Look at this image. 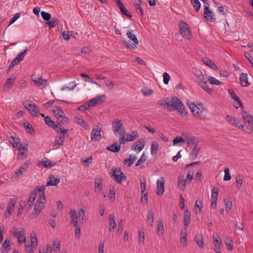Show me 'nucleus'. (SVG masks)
Listing matches in <instances>:
<instances>
[{
  "label": "nucleus",
  "mask_w": 253,
  "mask_h": 253,
  "mask_svg": "<svg viewBox=\"0 0 253 253\" xmlns=\"http://www.w3.org/2000/svg\"><path fill=\"white\" fill-rule=\"evenodd\" d=\"M167 109L169 112L178 111L181 115H186L185 107L181 101L177 97H168Z\"/></svg>",
  "instance_id": "nucleus-1"
},
{
  "label": "nucleus",
  "mask_w": 253,
  "mask_h": 253,
  "mask_svg": "<svg viewBox=\"0 0 253 253\" xmlns=\"http://www.w3.org/2000/svg\"><path fill=\"white\" fill-rule=\"evenodd\" d=\"M45 201V196L43 194L40 196L35 206L34 211L30 214V218H35L38 216L44 206Z\"/></svg>",
  "instance_id": "nucleus-2"
},
{
  "label": "nucleus",
  "mask_w": 253,
  "mask_h": 253,
  "mask_svg": "<svg viewBox=\"0 0 253 253\" xmlns=\"http://www.w3.org/2000/svg\"><path fill=\"white\" fill-rule=\"evenodd\" d=\"M12 234L18 240V243L21 244L26 241L25 230L23 228H17L13 227L11 230Z\"/></svg>",
  "instance_id": "nucleus-3"
},
{
  "label": "nucleus",
  "mask_w": 253,
  "mask_h": 253,
  "mask_svg": "<svg viewBox=\"0 0 253 253\" xmlns=\"http://www.w3.org/2000/svg\"><path fill=\"white\" fill-rule=\"evenodd\" d=\"M179 27L180 34L183 37L187 39H190L192 38L191 32L186 23L183 21H180Z\"/></svg>",
  "instance_id": "nucleus-4"
},
{
  "label": "nucleus",
  "mask_w": 253,
  "mask_h": 253,
  "mask_svg": "<svg viewBox=\"0 0 253 253\" xmlns=\"http://www.w3.org/2000/svg\"><path fill=\"white\" fill-rule=\"evenodd\" d=\"M189 108L190 109L194 117L198 118L200 120H205L206 115L204 112L200 110L194 103H191L189 104Z\"/></svg>",
  "instance_id": "nucleus-5"
},
{
  "label": "nucleus",
  "mask_w": 253,
  "mask_h": 253,
  "mask_svg": "<svg viewBox=\"0 0 253 253\" xmlns=\"http://www.w3.org/2000/svg\"><path fill=\"white\" fill-rule=\"evenodd\" d=\"M199 79V85L208 94H211L213 93V90L207 85V77L203 74Z\"/></svg>",
  "instance_id": "nucleus-6"
},
{
  "label": "nucleus",
  "mask_w": 253,
  "mask_h": 253,
  "mask_svg": "<svg viewBox=\"0 0 253 253\" xmlns=\"http://www.w3.org/2000/svg\"><path fill=\"white\" fill-rule=\"evenodd\" d=\"M112 125L113 131L115 133L118 132L121 135H124L125 133L123 132L125 131V129L123 127L122 121L115 120L112 122Z\"/></svg>",
  "instance_id": "nucleus-7"
},
{
  "label": "nucleus",
  "mask_w": 253,
  "mask_h": 253,
  "mask_svg": "<svg viewBox=\"0 0 253 253\" xmlns=\"http://www.w3.org/2000/svg\"><path fill=\"white\" fill-rule=\"evenodd\" d=\"M226 120L228 123L234 127H238L242 130L244 128V126L243 125H240V121L231 115H227Z\"/></svg>",
  "instance_id": "nucleus-8"
},
{
  "label": "nucleus",
  "mask_w": 253,
  "mask_h": 253,
  "mask_svg": "<svg viewBox=\"0 0 253 253\" xmlns=\"http://www.w3.org/2000/svg\"><path fill=\"white\" fill-rule=\"evenodd\" d=\"M47 126L52 127L57 133H66L68 132V129L64 128L61 124H55V122L52 120Z\"/></svg>",
  "instance_id": "nucleus-9"
},
{
  "label": "nucleus",
  "mask_w": 253,
  "mask_h": 253,
  "mask_svg": "<svg viewBox=\"0 0 253 253\" xmlns=\"http://www.w3.org/2000/svg\"><path fill=\"white\" fill-rule=\"evenodd\" d=\"M33 81L34 82L35 84L41 88H45L47 85V82L46 80L44 79L42 77H32Z\"/></svg>",
  "instance_id": "nucleus-10"
},
{
  "label": "nucleus",
  "mask_w": 253,
  "mask_h": 253,
  "mask_svg": "<svg viewBox=\"0 0 253 253\" xmlns=\"http://www.w3.org/2000/svg\"><path fill=\"white\" fill-rule=\"evenodd\" d=\"M53 112L58 119H62L61 121L63 124H65L67 123V118L65 117V113L60 107L57 106L55 107V109H54Z\"/></svg>",
  "instance_id": "nucleus-11"
},
{
  "label": "nucleus",
  "mask_w": 253,
  "mask_h": 253,
  "mask_svg": "<svg viewBox=\"0 0 253 253\" xmlns=\"http://www.w3.org/2000/svg\"><path fill=\"white\" fill-rule=\"evenodd\" d=\"M101 128L98 126L93 127L92 131L91 133V140L97 141L99 140L98 137L101 136Z\"/></svg>",
  "instance_id": "nucleus-12"
},
{
  "label": "nucleus",
  "mask_w": 253,
  "mask_h": 253,
  "mask_svg": "<svg viewBox=\"0 0 253 253\" xmlns=\"http://www.w3.org/2000/svg\"><path fill=\"white\" fill-rule=\"evenodd\" d=\"M241 114L245 122L249 124L253 131V117L246 111H242Z\"/></svg>",
  "instance_id": "nucleus-13"
},
{
  "label": "nucleus",
  "mask_w": 253,
  "mask_h": 253,
  "mask_svg": "<svg viewBox=\"0 0 253 253\" xmlns=\"http://www.w3.org/2000/svg\"><path fill=\"white\" fill-rule=\"evenodd\" d=\"M113 176L117 182H121L123 178H126L123 176V173L120 169L116 168L113 171Z\"/></svg>",
  "instance_id": "nucleus-14"
},
{
  "label": "nucleus",
  "mask_w": 253,
  "mask_h": 253,
  "mask_svg": "<svg viewBox=\"0 0 253 253\" xmlns=\"http://www.w3.org/2000/svg\"><path fill=\"white\" fill-rule=\"evenodd\" d=\"M182 136L185 138V141L189 146L195 147L198 145L199 141L195 137L190 135L185 136L184 134H182Z\"/></svg>",
  "instance_id": "nucleus-15"
},
{
  "label": "nucleus",
  "mask_w": 253,
  "mask_h": 253,
  "mask_svg": "<svg viewBox=\"0 0 253 253\" xmlns=\"http://www.w3.org/2000/svg\"><path fill=\"white\" fill-rule=\"evenodd\" d=\"M145 145V142L143 139H140L135 142L131 148V150L136 151L138 152L141 151L144 148Z\"/></svg>",
  "instance_id": "nucleus-16"
},
{
  "label": "nucleus",
  "mask_w": 253,
  "mask_h": 253,
  "mask_svg": "<svg viewBox=\"0 0 253 253\" xmlns=\"http://www.w3.org/2000/svg\"><path fill=\"white\" fill-rule=\"evenodd\" d=\"M164 179L163 177H161L160 180L157 181V194L162 195L164 192Z\"/></svg>",
  "instance_id": "nucleus-17"
},
{
  "label": "nucleus",
  "mask_w": 253,
  "mask_h": 253,
  "mask_svg": "<svg viewBox=\"0 0 253 253\" xmlns=\"http://www.w3.org/2000/svg\"><path fill=\"white\" fill-rule=\"evenodd\" d=\"M31 163V162L29 161L25 162L18 169L17 171L15 172V175L17 177L22 175L26 171Z\"/></svg>",
  "instance_id": "nucleus-18"
},
{
  "label": "nucleus",
  "mask_w": 253,
  "mask_h": 253,
  "mask_svg": "<svg viewBox=\"0 0 253 253\" xmlns=\"http://www.w3.org/2000/svg\"><path fill=\"white\" fill-rule=\"evenodd\" d=\"M204 18L210 22L213 21L214 18L212 16V12L209 9V8L207 5L204 6Z\"/></svg>",
  "instance_id": "nucleus-19"
},
{
  "label": "nucleus",
  "mask_w": 253,
  "mask_h": 253,
  "mask_svg": "<svg viewBox=\"0 0 253 253\" xmlns=\"http://www.w3.org/2000/svg\"><path fill=\"white\" fill-rule=\"evenodd\" d=\"M191 212L188 210H186L183 215V227L184 229H187L190 222Z\"/></svg>",
  "instance_id": "nucleus-20"
},
{
  "label": "nucleus",
  "mask_w": 253,
  "mask_h": 253,
  "mask_svg": "<svg viewBox=\"0 0 253 253\" xmlns=\"http://www.w3.org/2000/svg\"><path fill=\"white\" fill-rule=\"evenodd\" d=\"M16 200L15 199H10L9 204L6 208V215L8 213V215L10 216L13 211L14 210Z\"/></svg>",
  "instance_id": "nucleus-21"
},
{
  "label": "nucleus",
  "mask_w": 253,
  "mask_h": 253,
  "mask_svg": "<svg viewBox=\"0 0 253 253\" xmlns=\"http://www.w3.org/2000/svg\"><path fill=\"white\" fill-rule=\"evenodd\" d=\"M241 85L242 86H248L250 85V83L248 81V75L246 73H241L240 75L239 78Z\"/></svg>",
  "instance_id": "nucleus-22"
},
{
  "label": "nucleus",
  "mask_w": 253,
  "mask_h": 253,
  "mask_svg": "<svg viewBox=\"0 0 253 253\" xmlns=\"http://www.w3.org/2000/svg\"><path fill=\"white\" fill-rule=\"evenodd\" d=\"M49 181L46 183V186H57L60 182V178H55L53 175H50L49 177Z\"/></svg>",
  "instance_id": "nucleus-23"
},
{
  "label": "nucleus",
  "mask_w": 253,
  "mask_h": 253,
  "mask_svg": "<svg viewBox=\"0 0 253 253\" xmlns=\"http://www.w3.org/2000/svg\"><path fill=\"white\" fill-rule=\"evenodd\" d=\"M117 4L123 14L129 18H131L132 17V15L130 12L126 9L124 4L122 3L121 1L120 2L117 3Z\"/></svg>",
  "instance_id": "nucleus-24"
},
{
  "label": "nucleus",
  "mask_w": 253,
  "mask_h": 253,
  "mask_svg": "<svg viewBox=\"0 0 253 253\" xmlns=\"http://www.w3.org/2000/svg\"><path fill=\"white\" fill-rule=\"evenodd\" d=\"M70 217L71 218V223L74 224L75 227H77L78 221H77V212L75 211L71 210L70 211Z\"/></svg>",
  "instance_id": "nucleus-25"
},
{
  "label": "nucleus",
  "mask_w": 253,
  "mask_h": 253,
  "mask_svg": "<svg viewBox=\"0 0 253 253\" xmlns=\"http://www.w3.org/2000/svg\"><path fill=\"white\" fill-rule=\"evenodd\" d=\"M109 231L111 232L117 226L116 222L115 220V215L113 214H111L109 216Z\"/></svg>",
  "instance_id": "nucleus-26"
},
{
  "label": "nucleus",
  "mask_w": 253,
  "mask_h": 253,
  "mask_svg": "<svg viewBox=\"0 0 253 253\" xmlns=\"http://www.w3.org/2000/svg\"><path fill=\"white\" fill-rule=\"evenodd\" d=\"M136 157L135 156L129 155L124 161V164L126 165L128 167L130 166L136 161Z\"/></svg>",
  "instance_id": "nucleus-27"
},
{
  "label": "nucleus",
  "mask_w": 253,
  "mask_h": 253,
  "mask_svg": "<svg viewBox=\"0 0 253 253\" xmlns=\"http://www.w3.org/2000/svg\"><path fill=\"white\" fill-rule=\"evenodd\" d=\"M228 92L230 93L231 98L237 102L238 105L241 108H243L244 106L239 97L236 95V94L231 90H229Z\"/></svg>",
  "instance_id": "nucleus-28"
},
{
  "label": "nucleus",
  "mask_w": 253,
  "mask_h": 253,
  "mask_svg": "<svg viewBox=\"0 0 253 253\" xmlns=\"http://www.w3.org/2000/svg\"><path fill=\"white\" fill-rule=\"evenodd\" d=\"M243 176L242 174H239L235 178L236 187L237 189H240L243 185Z\"/></svg>",
  "instance_id": "nucleus-29"
},
{
  "label": "nucleus",
  "mask_w": 253,
  "mask_h": 253,
  "mask_svg": "<svg viewBox=\"0 0 253 253\" xmlns=\"http://www.w3.org/2000/svg\"><path fill=\"white\" fill-rule=\"evenodd\" d=\"M103 181L101 179H98L95 181L94 189L96 192H99L102 189Z\"/></svg>",
  "instance_id": "nucleus-30"
},
{
  "label": "nucleus",
  "mask_w": 253,
  "mask_h": 253,
  "mask_svg": "<svg viewBox=\"0 0 253 253\" xmlns=\"http://www.w3.org/2000/svg\"><path fill=\"white\" fill-rule=\"evenodd\" d=\"M106 149L112 152H118L121 149V145L114 143L107 147Z\"/></svg>",
  "instance_id": "nucleus-31"
},
{
  "label": "nucleus",
  "mask_w": 253,
  "mask_h": 253,
  "mask_svg": "<svg viewBox=\"0 0 253 253\" xmlns=\"http://www.w3.org/2000/svg\"><path fill=\"white\" fill-rule=\"evenodd\" d=\"M29 111L32 115L36 116L40 115L39 109L35 104H33L32 106L29 108Z\"/></svg>",
  "instance_id": "nucleus-32"
},
{
  "label": "nucleus",
  "mask_w": 253,
  "mask_h": 253,
  "mask_svg": "<svg viewBox=\"0 0 253 253\" xmlns=\"http://www.w3.org/2000/svg\"><path fill=\"white\" fill-rule=\"evenodd\" d=\"M154 221V212L152 211H148L147 224L148 225L151 226H153Z\"/></svg>",
  "instance_id": "nucleus-33"
},
{
  "label": "nucleus",
  "mask_w": 253,
  "mask_h": 253,
  "mask_svg": "<svg viewBox=\"0 0 253 253\" xmlns=\"http://www.w3.org/2000/svg\"><path fill=\"white\" fill-rule=\"evenodd\" d=\"M159 150V145L156 141H153L151 145V153L152 155H156Z\"/></svg>",
  "instance_id": "nucleus-34"
},
{
  "label": "nucleus",
  "mask_w": 253,
  "mask_h": 253,
  "mask_svg": "<svg viewBox=\"0 0 253 253\" xmlns=\"http://www.w3.org/2000/svg\"><path fill=\"white\" fill-rule=\"evenodd\" d=\"M58 23L59 20L55 17H52L46 22L47 25L51 28H54L56 27L58 24Z\"/></svg>",
  "instance_id": "nucleus-35"
},
{
  "label": "nucleus",
  "mask_w": 253,
  "mask_h": 253,
  "mask_svg": "<svg viewBox=\"0 0 253 253\" xmlns=\"http://www.w3.org/2000/svg\"><path fill=\"white\" fill-rule=\"evenodd\" d=\"M10 244H11V240L8 238L6 239V240H5V241L4 242V243H3V244L2 245L1 250H4L7 252H8L10 249Z\"/></svg>",
  "instance_id": "nucleus-36"
},
{
  "label": "nucleus",
  "mask_w": 253,
  "mask_h": 253,
  "mask_svg": "<svg viewBox=\"0 0 253 253\" xmlns=\"http://www.w3.org/2000/svg\"><path fill=\"white\" fill-rule=\"evenodd\" d=\"M138 3H135L134 4L135 8L136 10H139L140 12L141 15L142 16L144 14L143 10L142 8V5L143 4V2L141 0H137Z\"/></svg>",
  "instance_id": "nucleus-37"
},
{
  "label": "nucleus",
  "mask_w": 253,
  "mask_h": 253,
  "mask_svg": "<svg viewBox=\"0 0 253 253\" xmlns=\"http://www.w3.org/2000/svg\"><path fill=\"white\" fill-rule=\"evenodd\" d=\"M195 241L199 247L201 248H204V244L201 235H199L196 236L195 237Z\"/></svg>",
  "instance_id": "nucleus-38"
},
{
  "label": "nucleus",
  "mask_w": 253,
  "mask_h": 253,
  "mask_svg": "<svg viewBox=\"0 0 253 253\" xmlns=\"http://www.w3.org/2000/svg\"><path fill=\"white\" fill-rule=\"evenodd\" d=\"M138 134L136 132L133 131L131 134H128L126 136V140L128 141H133L138 138Z\"/></svg>",
  "instance_id": "nucleus-39"
},
{
  "label": "nucleus",
  "mask_w": 253,
  "mask_h": 253,
  "mask_svg": "<svg viewBox=\"0 0 253 253\" xmlns=\"http://www.w3.org/2000/svg\"><path fill=\"white\" fill-rule=\"evenodd\" d=\"M203 62L205 64L207 65L212 69H214L216 67L214 62L208 58L203 59Z\"/></svg>",
  "instance_id": "nucleus-40"
},
{
  "label": "nucleus",
  "mask_w": 253,
  "mask_h": 253,
  "mask_svg": "<svg viewBox=\"0 0 253 253\" xmlns=\"http://www.w3.org/2000/svg\"><path fill=\"white\" fill-rule=\"evenodd\" d=\"M63 135L61 136H60L59 137H56L55 138V145H58V146H61L63 145V142L64 141V134L62 133Z\"/></svg>",
  "instance_id": "nucleus-41"
},
{
  "label": "nucleus",
  "mask_w": 253,
  "mask_h": 253,
  "mask_svg": "<svg viewBox=\"0 0 253 253\" xmlns=\"http://www.w3.org/2000/svg\"><path fill=\"white\" fill-rule=\"evenodd\" d=\"M36 194L35 193H31L29 200L27 202V204L29 205V207L31 208L34 205V203L35 200Z\"/></svg>",
  "instance_id": "nucleus-42"
},
{
  "label": "nucleus",
  "mask_w": 253,
  "mask_h": 253,
  "mask_svg": "<svg viewBox=\"0 0 253 253\" xmlns=\"http://www.w3.org/2000/svg\"><path fill=\"white\" fill-rule=\"evenodd\" d=\"M42 164L45 168H50L56 165V163L55 162H51L50 160H46V161H42Z\"/></svg>",
  "instance_id": "nucleus-43"
},
{
  "label": "nucleus",
  "mask_w": 253,
  "mask_h": 253,
  "mask_svg": "<svg viewBox=\"0 0 253 253\" xmlns=\"http://www.w3.org/2000/svg\"><path fill=\"white\" fill-rule=\"evenodd\" d=\"M10 143L12 145L13 147H18L19 144V139L15 137H11L9 140Z\"/></svg>",
  "instance_id": "nucleus-44"
},
{
  "label": "nucleus",
  "mask_w": 253,
  "mask_h": 253,
  "mask_svg": "<svg viewBox=\"0 0 253 253\" xmlns=\"http://www.w3.org/2000/svg\"><path fill=\"white\" fill-rule=\"evenodd\" d=\"M190 1L196 11H199L201 7L200 2L198 0H190Z\"/></svg>",
  "instance_id": "nucleus-45"
},
{
  "label": "nucleus",
  "mask_w": 253,
  "mask_h": 253,
  "mask_svg": "<svg viewBox=\"0 0 253 253\" xmlns=\"http://www.w3.org/2000/svg\"><path fill=\"white\" fill-rule=\"evenodd\" d=\"M14 81H15V79H14V78L13 79H12V78L7 79L5 83V84H4V88H7L8 89L11 88Z\"/></svg>",
  "instance_id": "nucleus-46"
},
{
  "label": "nucleus",
  "mask_w": 253,
  "mask_h": 253,
  "mask_svg": "<svg viewBox=\"0 0 253 253\" xmlns=\"http://www.w3.org/2000/svg\"><path fill=\"white\" fill-rule=\"evenodd\" d=\"M124 42L128 48L131 49H135L137 48L136 44L134 42L132 43L129 40H124Z\"/></svg>",
  "instance_id": "nucleus-47"
},
{
  "label": "nucleus",
  "mask_w": 253,
  "mask_h": 253,
  "mask_svg": "<svg viewBox=\"0 0 253 253\" xmlns=\"http://www.w3.org/2000/svg\"><path fill=\"white\" fill-rule=\"evenodd\" d=\"M178 186H181L182 187V189L184 190L185 188V185H186V181L185 180H184V177L183 176H179L178 177Z\"/></svg>",
  "instance_id": "nucleus-48"
},
{
  "label": "nucleus",
  "mask_w": 253,
  "mask_h": 253,
  "mask_svg": "<svg viewBox=\"0 0 253 253\" xmlns=\"http://www.w3.org/2000/svg\"><path fill=\"white\" fill-rule=\"evenodd\" d=\"M78 217L79 218L81 217V219H80V221L81 222H84L85 221V212L84 210L81 209L78 211Z\"/></svg>",
  "instance_id": "nucleus-49"
},
{
  "label": "nucleus",
  "mask_w": 253,
  "mask_h": 253,
  "mask_svg": "<svg viewBox=\"0 0 253 253\" xmlns=\"http://www.w3.org/2000/svg\"><path fill=\"white\" fill-rule=\"evenodd\" d=\"M126 35L128 38L132 41L135 44H138V41L136 37V36L133 34L131 32H127L126 33Z\"/></svg>",
  "instance_id": "nucleus-50"
},
{
  "label": "nucleus",
  "mask_w": 253,
  "mask_h": 253,
  "mask_svg": "<svg viewBox=\"0 0 253 253\" xmlns=\"http://www.w3.org/2000/svg\"><path fill=\"white\" fill-rule=\"evenodd\" d=\"M201 148L198 147V146H195L193 150L190 152V156L194 158H196L199 154Z\"/></svg>",
  "instance_id": "nucleus-51"
},
{
  "label": "nucleus",
  "mask_w": 253,
  "mask_h": 253,
  "mask_svg": "<svg viewBox=\"0 0 253 253\" xmlns=\"http://www.w3.org/2000/svg\"><path fill=\"white\" fill-rule=\"evenodd\" d=\"M218 195V189L216 187H214L211 192V201H217Z\"/></svg>",
  "instance_id": "nucleus-52"
},
{
  "label": "nucleus",
  "mask_w": 253,
  "mask_h": 253,
  "mask_svg": "<svg viewBox=\"0 0 253 253\" xmlns=\"http://www.w3.org/2000/svg\"><path fill=\"white\" fill-rule=\"evenodd\" d=\"M164 233V228L162 221L158 222L157 224V234L163 235Z\"/></svg>",
  "instance_id": "nucleus-53"
},
{
  "label": "nucleus",
  "mask_w": 253,
  "mask_h": 253,
  "mask_svg": "<svg viewBox=\"0 0 253 253\" xmlns=\"http://www.w3.org/2000/svg\"><path fill=\"white\" fill-rule=\"evenodd\" d=\"M209 81L211 84H215V85H219L223 84V83L220 82L218 80L216 79L215 78L213 77H209Z\"/></svg>",
  "instance_id": "nucleus-54"
},
{
  "label": "nucleus",
  "mask_w": 253,
  "mask_h": 253,
  "mask_svg": "<svg viewBox=\"0 0 253 253\" xmlns=\"http://www.w3.org/2000/svg\"><path fill=\"white\" fill-rule=\"evenodd\" d=\"M123 230V220L121 219L119 223H118V229L116 231L117 235H120Z\"/></svg>",
  "instance_id": "nucleus-55"
},
{
  "label": "nucleus",
  "mask_w": 253,
  "mask_h": 253,
  "mask_svg": "<svg viewBox=\"0 0 253 253\" xmlns=\"http://www.w3.org/2000/svg\"><path fill=\"white\" fill-rule=\"evenodd\" d=\"M224 176L223 178V179L224 181H228L231 179V176L229 172V169L228 168H225L224 169Z\"/></svg>",
  "instance_id": "nucleus-56"
},
{
  "label": "nucleus",
  "mask_w": 253,
  "mask_h": 253,
  "mask_svg": "<svg viewBox=\"0 0 253 253\" xmlns=\"http://www.w3.org/2000/svg\"><path fill=\"white\" fill-rule=\"evenodd\" d=\"M225 243L228 247L229 250H232L233 248L232 240L230 238H226Z\"/></svg>",
  "instance_id": "nucleus-57"
},
{
  "label": "nucleus",
  "mask_w": 253,
  "mask_h": 253,
  "mask_svg": "<svg viewBox=\"0 0 253 253\" xmlns=\"http://www.w3.org/2000/svg\"><path fill=\"white\" fill-rule=\"evenodd\" d=\"M41 15L45 21H48L51 19V15L49 13H47L45 11H42Z\"/></svg>",
  "instance_id": "nucleus-58"
},
{
  "label": "nucleus",
  "mask_w": 253,
  "mask_h": 253,
  "mask_svg": "<svg viewBox=\"0 0 253 253\" xmlns=\"http://www.w3.org/2000/svg\"><path fill=\"white\" fill-rule=\"evenodd\" d=\"M184 137H176L173 140V144L174 145L178 144V143L183 142L185 141Z\"/></svg>",
  "instance_id": "nucleus-59"
},
{
  "label": "nucleus",
  "mask_w": 253,
  "mask_h": 253,
  "mask_svg": "<svg viewBox=\"0 0 253 253\" xmlns=\"http://www.w3.org/2000/svg\"><path fill=\"white\" fill-rule=\"evenodd\" d=\"M23 126L27 128V132L29 133H31L33 131H34V129L33 127L29 125V124L27 122H24Z\"/></svg>",
  "instance_id": "nucleus-60"
},
{
  "label": "nucleus",
  "mask_w": 253,
  "mask_h": 253,
  "mask_svg": "<svg viewBox=\"0 0 253 253\" xmlns=\"http://www.w3.org/2000/svg\"><path fill=\"white\" fill-rule=\"evenodd\" d=\"M146 156L143 154L135 164V167H138V166L140 165L142 163L145 162L146 161Z\"/></svg>",
  "instance_id": "nucleus-61"
},
{
  "label": "nucleus",
  "mask_w": 253,
  "mask_h": 253,
  "mask_svg": "<svg viewBox=\"0 0 253 253\" xmlns=\"http://www.w3.org/2000/svg\"><path fill=\"white\" fill-rule=\"evenodd\" d=\"M106 96L105 95H102L101 96H97L95 98V100L97 101V103L101 104L103 103L106 99Z\"/></svg>",
  "instance_id": "nucleus-62"
},
{
  "label": "nucleus",
  "mask_w": 253,
  "mask_h": 253,
  "mask_svg": "<svg viewBox=\"0 0 253 253\" xmlns=\"http://www.w3.org/2000/svg\"><path fill=\"white\" fill-rule=\"evenodd\" d=\"M27 51H28V49H25L23 52L18 54L16 57L18 58V60H19L20 61H22L24 59V57L25 56V55L26 54Z\"/></svg>",
  "instance_id": "nucleus-63"
},
{
  "label": "nucleus",
  "mask_w": 253,
  "mask_h": 253,
  "mask_svg": "<svg viewBox=\"0 0 253 253\" xmlns=\"http://www.w3.org/2000/svg\"><path fill=\"white\" fill-rule=\"evenodd\" d=\"M92 158L91 157H90L87 158L86 160L83 161L82 164L85 167H87L89 164L92 163Z\"/></svg>",
  "instance_id": "nucleus-64"
}]
</instances>
